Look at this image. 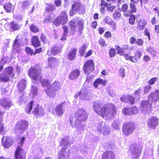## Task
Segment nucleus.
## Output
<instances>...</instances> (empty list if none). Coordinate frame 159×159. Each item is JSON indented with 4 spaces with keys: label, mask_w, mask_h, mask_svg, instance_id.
<instances>
[{
    "label": "nucleus",
    "mask_w": 159,
    "mask_h": 159,
    "mask_svg": "<svg viewBox=\"0 0 159 159\" xmlns=\"http://www.w3.org/2000/svg\"><path fill=\"white\" fill-rule=\"evenodd\" d=\"M158 119L156 117L150 118L148 120L147 124L148 128L151 129H154L157 126Z\"/></svg>",
    "instance_id": "nucleus-19"
},
{
    "label": "nucleus",
    "mask_w": 159,
    "mask_h": 159,
    "mask_svg": "<svg viewBox=\"0 0 159 159\" xmlns=\"http://www.w3.org/2000/svg\"><path fill=\"white\" fill-rule=\"evenodd\" d=\"M79 97L82 100H89L91 98L90 94L86 88H82L79 93L75 95V98Z\"/></svg>",
    "instance_id": "nucleus-12"
},
{
    "label": "nucleus",
    "mask_w": 159,
    "mask_h": 159,
    "mask_svg": "<svg viewBox=\"0 0 159 159\" xmlns=\"http://www.w3.org/2000/svg\"><path fill=\"white\" fill-rule=\"evenodd\" d=\"M80 74V71L78 69H75L71 71L69 75V78L70 80L77 78Z\"/></svg>",
    "instance_id": "nucleus-26"
},
{
    "label": "nucleus",
    "mask_w": 159,
    "mask_h": 159,
    "mask_svg": "<svg viewBox=\"0 0 159 159\" xmlns=\"http://www.w3.org/2000/svg\"><path fill=\"white\" fill-rule=\"evenodd\" d=\"M38 88L36 86L32 85L31 89V93L33 95V96L36 95L38 93Z\"/></svg>",
    "instance_id": "nucleus-45"
},
{
    "label": "nucleus",
    "mask_w": 159,
    "mask_h": 159,
    "mask_svg": "<svg viewBox=\"0 0 159 159\" xmlns=\"http://www.w3.org/2000/svg\"><path fill=\"white\" fill-rule=\"evenodd\" d=\"M136 43L138 45L140 46L143 44V41L141 39H138L136 40Z\"/></svg>",
    "instance_id": "nucleus-63"
},
{
    "label": "nucleus",
    "mask_w": 159,
    "mask_h": 159,
    "mask_svg": "<svg viewBox=\"0 0 159 159\" xmlns=\"http://www.w3.org/2000/svg\"><path fill=\"white\" fill-rule=\"evenodd\" d=\"M59 20H61V24L63 25L67 22V14L66 11H63L61 13V15L59 16Z\"/></svg>",
    "instance_id": "nucleus-30"
},
{
    "label": "nucleus",
    "mask_w": 159,
    "mask_h": 159,
    "mask_svg": "<svg viewBox=\"0 0 159 159\" xmlns=\"http://www.w3.org/2000/svg\"><path fill=\"white\" fill-rule=\"evenodd\" d=\"M34 102L32 101L29 103L27 105L25 108V110L26 113L28 114L30 113L31 111L32 110V108L34 106Z\"/></svg>",
    "instance_id": "nucleus-38"
},
{
    "label": "nucleus",
    "mask_w": 159,
    "mask_h": 159,
    "mask_svg": "<svg viewBox=\"0 0 159 159\" xmlns=\"http://www.w3.org/2000/svg\"><path fill=\"white\" fill-rule=\"evenodd\" d=\"M139 111L137 107L132 106L131 107H125L122 110V112L126 115H132L137 114Z\"/></svg>",
    "instance_id": "nucleus-17"
},
{
    "label": "nucleus",
    "mask_w": 159,
    "mask_h": 159,
    "mask_svg": "<svg viewBox=\"0 0 159 159\" xmlns=\"http://www.w3.org/2000/svg\"><path fill=\"white\" fill-rule=\"evenodd\" d=\"M116 48L117 51V53L120 56H123L125 52L124 50L128 49L129 48L128 45H123L122 48L117 46Z\"/></svg>",
    "instance_id": "nucleus-28"
},
{
    "label": "nucleus",
    "mask_w": 159,
    "mask_h": 159,
    "mask_svg": "<svg viewBox=\"0 0 159 159\" xmlns=\"http://www.w3.org/2000/svg\"><path fill=\"white\" fill-rule=\"evenodd\" d=\"M116 112V107L112 104L109 103L105 104L102 107L98 112V115L102 117H106L110 119L113 117Z\"/></svg>",
    "instance_id": "nucleus-2"
},
{
    "label": "nucleus",
    "mask_w": 159,
    "mask_h": 159,
    "mask_svg": "<svg viewBox=\"0 0 159 159\" xmlns=\"http://www.w3.org/2000/svg\"><path fill=\"white\" fill-rule=\"evenodd\" d=\"M61 48L59 47L53 46L51 51V53L53 55H55L59 52H61Z\"/></svg>",
    "instance_id": "nucleus-42"
},
{
    "label": "nucleus",
    "mask_w": 159,
    "mask_h": 159,
    "mask_svg": "<svg viewBox=\"0 0 159 159\" xmlns=\"http://www.w3.org/2000/svg\"><path fill=\"white\" fill-rule=\"evenodd\" d=\"M107 80H102L101 78H98L95 80L93 83V86L95 88L98 87V85H102L105 86L106 85Z\"/></svg>",
    "instance_id": "nucleus-29"
},
{
    "label": "nucleus",
    "mask_w": 159,
    "mask_h": 159,
    "mask_svg": "<svg viewBox=\"0 0 159 159\" xmlns=\"http://www.w3.org/2000/svg\"><path fill=\"white\" fill-rule=\"evenodd\" d=\"M115 156L114 152L111 151L104 152L102 156V159H115Z\"/></svg>",
    "instance_id": "nucleus-24"
},
{
    "label": "nucleus",
    "mask_w": 159,
    "mask_h": 159,
    "mask_svg": "<svg viewBox=\"0 0 159 159\" xmlns=\"http://www.w3.org/2000/svg\"><path fill=\"white\" fill-rule=\"evenodd\" d=\"M17 37V36L16 38ZM20 47V44L19 43V41L17 40V38L15 40L14 43L13 44V48L15 50L18 51L19 50V48Z\"/></svg>",
    "instance_id": "nucleus-43"
},
{
    "label": "nucleus",
    "mask_w": 159,
    "mask_h": 159,
    "mask_svg": "<svg viewBox=\"0 0 159 159\" xmlns=\"http://www.w3.org/2000/svg\"><path fill=\"white\" fill-rule=\"evenodd\" d=\"M48 65L49 66L54 67L57 65V60L53 57H50L48 59Z\"/></svg>",
    "instance_id": "nucleus-40"
},
{
    "label": "nucleus",
    "mask_w": 159,
    "mask_h": 159,
    "mask_svg": "<svg viewBox=\"0 0 159 159\" xmlns=\"http://www.w3.org/2000/svg\"><path fill=\"white\" fill-rule=\"evenodd\" d=\"M152 103L150 101H143L141 102L140 109L141 112L144 114L149 112L151 109Z\"/></svg>",
    "instance_id": "nucleus-13"
},
{
    "label": "nucleus",
    "mask_w": 159,
    "mask_h": 159,
    "mask_svg": "<svg viewBox=\"0 0 159 159\" xmlns=\"http://www.w3.org/2000/svg\"><path fill=\"white\" fill-rule=\"evenodd\" d=\"M134 129V124L133 122H126L123 125L122 131L124 135L127 136L133 132Z\"/></svg>",
    "instance_id": "nucleus-8"
},
{
    "label": "nucleus",
    "mask_w": 159,
    "mask_h": 159,
    "mask_svg": "<svg viewBox=\"0 0 159 159\" xmlns=\"http://www.w3.org/2000/svg\"><path fill=\"white\" fill-rule=\"evenodd\" d=\"M61 20H59V17L55 20L53 22L54 24L56 26H58L61 24Z\"/></svg>",
    "instance_id": "nucleus-60"
},
{
    "label": "nucleus",
    "mask_w": 159,
    "mask_h": 159,
    "mask_svg": "<svg viewBox=\"0 0 159 159\" xmlns=\"http://www.w3.org/2000/svg\"><path fill=\"white\" fill-rule=\"evenodd\" d=\"M102 106V103L99 100H96L93 103V108L94 111L98 115V112H100V108Z\"/></svg>",
    "instance_id": "nucleus-27"
},
{
    "label": "nucleus",
    "mask_w": 159,
    "mask_h": 159,
    "mask_svg": "<svg viewBox=\"0 0 159 159\" xmlns=\"http://www.w3.org/2000/svg\"><path fill=\"white\" fill-rule=\"evenodd\" d=\"M32 45L35 47L39 46L40 45V42L39 38L36 36H33L32 37Z\"/></svg>",
    "instance_id": "nucleus-39"
},
{
    "label": "nucleus",
    "mask_w": 159,
    "mask_h": 159,
    "mask_svg": "<svg viewBox=\"0 0 159 159\" xmlns=\"http://www.w3.org/2000/svg\"><path fill=\"white\" fill-rule=\"evenodd\" d=\"M128 8V6L126 4H124L122 5L121 10L123 12L126 11Z\"/></svg>",
    "instance_id": "nucleus-61"
},
{
    "label": "nucleus",
    "mask_w": 159,
    "mask_h": 159,
    "mask_svg": "<svg viewBox=\"0 0 159 159\" xmlns=\"http://www.w3.org/2000/svg\"><path fill=\"white\" fill-rule=\"evenodd\" d=\"M28 125V122L25 120H22L19 122L16 125L15 129L16 134H21L25 129H27Z\"/></svg>",
    "instance_id": "nucleus-14"
},
{
    "label": "nucleus",
    "mask_w": 159,
    "mask_h": 159,
    "mask_svg": "<svg viewBox=\"0 0 159 159\" xmlns=\"http://www.w3.org/2000/svg\"><path fill=\"white\" fill-rule=\"evenodd\" d=\"M66 107V103L65 102H61L60 104L57 106L55 109L57 115L59 116L62 115Z\"/></svg>",
    "instance_id": "nucleus-20"
},
{
    "label": "nucleus",
    "mask_w": 159,
    "mask_h": 159,
    "mask_svg": "<svg viewBox=\"0 0 159 159\" xmlns=\"http://www.w3.org/2000/svg\"><path fill=\"white\" fill-rule=\"evenodd\" d=\"M144 34L145 35L147 36L148 38V41L150 40V30L148 28H146L144 31Z\"/></svg>",
    "instance_id": "nucleus-50"
},
{
    "label": "nucleus",
    "mask_w": 159,
    "mask_h": 159,
    "mask_svg": "<svg viewBox=\"0 0 159 159\" xmlns=\"http://www.w3.org/2000/svg\"><path fill=\"white\" fill-rule=\"evenodd\" d=\"M146 24L147 22L145 20L143 19L139 20L137 24L138 28L140 30H143L145 28Z\"/></svg>",
    "instance_id": "nucleus-37"
},
{
    "label": "nucleus",
    "mask_w": 159,
    "mask_h": 159,
    "mask_svg": "<svg viewBox=\"0 0 159 159\" xmlns=\"http://www.w3.org/2000/svg\"><path fill=\"white\" fill-rule=\"evenodd\" d=\"M80 22L75 19H73L71 20L70 26L72 33L74 34L76 31H79L81 32L83 27L82 25L80 24Z\"/></svg>",
    "instance_id": "nucleus-11"
},
{
    "label": "nucleus",
    "mask_w": 159,
    "mask_h": 159,
    "mask_svg": "<svg viewBox=\"0 0 159 159\" xmlns=\"http://www.w3.org/2000/svg\"><path fill=\"white\" fill-rule=\"evenodd\" d=\"M130 11L131 13L135 12L137 10V9L133 3L130 4Z\"/></svg>",
    "instance_id": "nucleus-53"
},
{
    "label": "nucleus",
    "mask_w": 159,
    "mask_h": 159,
    "mask_svg": "<svg viewBox=\"0 0 159 159\" xmlns=\"http://www.w3.org/2000/svg\"><path fill=\"white\" fill-rule=\"evenodd\" d=\"M120 101L124 102H129L131 104H134L135 102L134 98L130 95H123L120 98Z\"/></svg>",
    "instance_id": "nucleus-23"
},
{
    "label": "nucleus",
    "mask_w": 159,
    "mask_h": 159,
    "mask_svg": "<svg viewBox=\"0 0 159 159\" xmlns=\"http://www.w3.org/2000/svg\"><path fill=\"white\" fill-rule=\"evenodd\" d=\"M0 104L5 109L10 107L12 105V102L9 99L4 98L0 100Z\"/></svg>",
    "instance_id": "nucleus-22"
},
{
    "label": "nucleus",
    "mask_w": 159,
    "mask_h": 159,
    "mask_svg": "<svg viewBox=\"0 0 159 159\" xmlns=\"http://www.w3.org/2000/svg\"><path fill=\"white\" fill-rule=\"evenodd\" d=\"M55 10V6H49L48 7H47L46 10L48 11H53Z\"/></svg>",
    "instance_id": "nucleus-64"
},
{
    "label": "nucleus",
    "mask_w": 159,
    "mask_h": 159,
    "mask_svg": "<svg viewBox=\"0 0 159 159\" xmlns=\"http://www.w3.org/2000/svg\"><path fill=\"white\" fill-rule=\"evenodd\" d=\"M86 48V45L84 44L83 45L82 47L80 48L79 50V52L80 55L82 56L83 55L84 52H85V50Z\"/></svg>",
    "instance_id": "nucleus-48"
},
{
    "label": "nucleus",
    "mask_w": 159,
    "mask_h": 159,
    "mask_svg": "<svg viewBox=\"0 0 159 159\" xmlns=\"http://www.w3.org/2000/svg\"><path fill=\"white\" fill-rule=\"evenodd\" d=\"M151 89V86L148 85L144 88V90L145 93H148Z\"/></svg>",
    "instance_id": "nucleus-59"
},
{
    "label": "nucleus",
    "mask_w": 159,
    "mask_h": 159,
    "mask_svg": "<svg viewBox=\"0 0 159 159\" xmlns=\"http://www.w3.org/2000/svg\"><path fill=\"white\" fill-rule=\"evenodd\" d=\"M24 94H22L21 95L20 97L19 98L18 101L19 104H21L23 102H25V99L24 98Z\"/></svg>",
    "instance_id": "nucleus-56"
},
{
    "label": "nucleus",
    "mask_w": 159,
    "mask_h": 159,
    "mask_svg": "<svg viewBox=\"0 0 159 159\" xmlns=\"http://www.w3.org/2000/svg\"><path fill=\"white\" fill-rule=\"evenodd\" d=\"M12 138L9 137H3L2 139V145L5 148H8L13 143Z\"/></svg>",
    "instance_id": "nucleus-21"
},
{
    "label": "nucleus",
    "mask_w": 159,
    "mask_h": 159,
    "mask_svg": "<svg viewBox=\"0 0 159 159\" xmlns=\"http://www.w3.org/2000/svg\"><path fill=\"white\" fill-rule=\"evenodd\" d=\"M26 85V80H22L20 81L17 84L18 90L21 93L25 89Z\"/></svg>",
    "instance_id": "nucleus-33"
},
{
    "label": "nucleus",
    "mask_w": 159,
    "mask_h": 159,
    "mask_svg": "<svg viewBox=\"0 0 159 159\" xmlns=\"http://www.w3.org/2000/svg\"><path fill=\"white\" fill-rule=\"evenodd\" d=\"M34 116L36 117L38 116H42L43 115L44 113V111L42 107L38 105L37 107L34 109L33 112Z\"/></svg>",
    "instance_id": "nucleus-25"
},
{
    "label": "nucleus",
    "mask_w": 159,
    "mask_h": 159,
    "mask_svg": "<svg viewBox=\"0 0 159 159\" xmlns=\"http://www.w3.org/2000/svg\"><path fill=\"white\" fill-rule=\"evenodd\" d=\"M141 151L137 145L134 144L130 145L129 152L134 159H138L141 155Z\"/></svg>",
    "instance_id": "nucleus-10"
},
{
    "label": "nucleus",
    "mask_w": 159,
    "mask_h": 159,
    "mask_svg": "<svg viewBox=\"0 0 159 159\" xmlns=\"http://www.w3.org/2000/svg\"><path fill=\"white\" fill-rule=\"evenodd\" d=\"M75 115L80 121L83 122L86 120L88 117L86 111L83 108L78 109L76 111Z\"/></svg>",
    "instance_id": "nucleus-15"
},
{
    "label": "nucleus",
    "mask_w": 159,
    "mask_h": 159,
    "mask_svg": "<svg viewBox=\"0 0 159 159\" xmlns=\"http://www.w3.org/2000/svg\"><path fill=\"white\" fill-rule=\"evenodd\" d=\"M21 26L20 25L14 21L11 22L10 24V28L13 31L18 30L20 28Z\"/></svg>",
    "instance_id": "nucleus-36"
},
{
    "label": "nucleus",
    "mask_w": 159,
    "mask_h": 159,
    "mask_svg": "<svg viewBox=\"0 0 159 159\" xmlns=\"http://www.w3.org/2000/svg\"><path fill=\"white\" fill-rule=\"evenodd\" d=\"M4 114V112L0 111V134H3L5 131V128L4 127V124L2 122L3 116Z\"/></svg>",
    "instance_id": "nucleus-31"
},
{
    "label": "nucleus",
    "mask_w": 159,
    "mask_h": 159,
    "mask_svg": "<svg viewBox=\"0 0 159 159\" xmlns=\"http://www.w3.org/2000/svg\"><path fill=\"white\" fill-rule=\"evenodd\" d=\"M120 16V12L117 11H115L113 14V16L114 19H118Z\"/></svg>",
    "instance_id": "nucleus-55"
},
{
    "label": "nucleus",
    "mask_w": 159,
    "mask_h": 159,
    "mask_svg": "<svg viewBox=\"0 0 159 159\" xmlns=\"http://www.w3.org/2000/svg\"><path fill=\"white\" fill-rule=\"evenodd\" d=\"M77 51L76 49H71L68 54V58L70 60H73L75 59V53Z\"/></svg>",
    "instance_id": "nucleus-35"
},
{
    "label": "nucleus",
    "mask_w": 159,
    "mask_h": 159,
    "mask_svg": "<svg viewBox=\"0 0 159 159\" xmlns=\"http://www.w3.org/2000/svg\"><path fill=\"white\" fill-rule=\"evenodd\" d=\"M26 52L31 55L34 53V52L29 47H27L25 49Z\"/></svg>",
    "instance_id": "nucleus-57"
},
{
    "label": "nucleus",
    "mask_w": 159,
    "mask_h": 159,
    "mask_svg": "<svg viewBox=\"0 0 159 159\" xmlns=\"http://www.w3.org/2000/svg\"><path fill=\"white\" fill-rule=\"evenodd\" d=\"M46 93L48 96L52 98L55 97L56 95V91L50 87H48L46 90Z\"/></svg>",
    "instance_id": "nucleus-32"
},
{
    "label": "nucleus",
    "mask_w": 159,
    "mask_h": 159,
    "mask_svg": "<svg viewBox=\"0 0 159 159\" xmlns=\"http://www.w3.org/2000/svg\"><path fill=\"white\" fill-rule=\"evenodd\" d=\"M30 29L32 32L34 33L37 32L39 31V28L37 26L33 24L30 26Z\"/></svg>",
    "instance_id": "nucleus-47"
},
{
    "label": "nucleus",
    "mask_w": 159,
    "mask_h": 159,
    "mask_svg": "<svg viewBox=\"0 0 159 159\" xmlns=\"http://www.w3.org/2000/svg\"><path fill=\"white\" fill-rule=\"evenodd\" d=\"M25 140V138L23 137L19 143V146L16 148L15 153V159H25V156L24 150L19 146H22Z\"/></svg>",
    "instance_id": "nucleus-5"
},
{
    "label": "nucleus",
    "mask_w": 159,
    "mask_h": 159,
    "mask_svg": "<svg viewBox=\"0 0 159 159\" xmlns=\"http://www.w3.org/2000/svg\"><path fill=\"white\" fill-rule=\"evenodd\" d=\"M4 8L6 12L10 13L14 11L15 9L14 6L10 3H6L4 6Z\"/></svg>",
    "instance_id": "nucleus-34"
},
{
    "label": "nucleus",
    "mask_w": 159,
    "mask_h": 159,
    "mask_svg": "<svg viewBox=\"0 0 159 159\" xmlns=\"http://www.w3.org/2000/svg\"><path fill=\"white\" fill-rule=\"evenodd\" d=\"M30 5V3L29 2H23L22 3V8L23 10H26L28 8Z\"/></svg>",
    "instance_id": "nucleus-46"
},
{
    "label": "nucleus",
    "mask_w": 159,
    "mask_h": 159,
    "mask_svg": "<svg viewBox=\"0 0 159 159\" xmlns=\"http://www.w3.org/2000/svg\"><path fill=\"white\" fill-rule=\"evenodd\" d=\"M28 74L30 76L32 79V82L36 84L41 82L43 86L50 87L48 80L42 78L40 70L37 68L32 67L29 70Z\"/></svg>",
    "instance_id": "nucleus-1"
},
{
    "label": "nucleus",
    "mask_w": 159,
    "mask_h": 159,
    "mask_svg": "<svg viewBox=\"0 0 159 159\" xmlns=\"http://www.w3.org/2000/svg\"><path fill=\"white\" fill-rule=\"evenodd\" d=\"M157 78L156 77H153L150 79L148 81V84L150 85H152L157 82Z\"/></svg>",
    "instance_id": "nucleus-49"
},
{
    "label": "nucleus",
    "mask_w": 159,
    "mask_h": 159,
    "mask_svg": "<svg viewBox=\"0 0 159 159\" xmlns=\"http://www.w3.org/2000/svg\"><path fill=\"white\" fill-rule=\"evenodd\" d=\"M99 44L101 46H106V44L104 40L102 39H101L98 41Z\"/></svg>",
    "instance_id": "nucleus-58"
},
{
    "label": "nucleus",
    "mask_w": 159,
    "mask_h": 159,
    "mask_svg": "<svg viewBox=\"0 0 159 159\" xmlns=\"http://www.w3.org/2000/svg\"><path fill=\"white\" fill-rule=\"evenodd\" d=\"M50 87L57 91L60 89L61 84L58 81H55L53 83L52 85Z\"/></svg>",
    "instance_id": "nucleus-41"
},
{
    "label": "nucleus",
    "mask_w": 159,
    "mask_h": 159,
    "mask_svg": "<svg viewBox=\"0 0 159 159\" xmlns=\"http://www.w3.org/2000/svg\"><path fill=\"white\" fill-rule=\"evenodd\" d=\"M82 121H80L78 118L71 117L70 118V125L73 128L77 127L79 131L83 130L84 129L85 125L81 123Z\"/></svg>",
    "instance_id": "nucleus-6"
},
{
    "label": "nucleus",
    "mask_w": 159,
    "mask_h": 159,
    "mask_svg": "<svg viewBox=\"0 0 159 159\" xmlns=\"http://www.w3.org/2000/svg\"><path fill=\"white\" fill-rule=\"evenodd\" d=\"M97 130L100 133L102 132L104 135H106L109 134L110 129L108 127L107 125L105 123L102 121L99 122L96 125Z\"/></svg>",
    "instance_id": "nucleus-9"
},
{
    "label": "nucleus",
    "mask_w": 159,
    "mask_h": 159,
    "mask_svg": "<svg viewBox=\"0 0 159 159\" xmlns=\"http://www.w3.org/2000/svg\"><path fill=\"white\" fill-rule=\"evenodd\" d=\"M10 58L8 57H5L3 58L1 61V64L6 63L8 61H9Z\"/></svg>",
    "instance_id": "nucleus-52"
},
{
    "label": "nucleus",
    "mask_w": 159,
    "mask_h": 159,
    "mask_svg": "<svg viewBox=\"0 0 159 159\" xmlns=\"http://www.w3.org/2000/svg\"><path fill=\"white\" fill-rule=\"evenodd\" d=\"M13 69L12 67H8L4 70L0 77V81L2 82L8 81L10 78H13L14 76Z\"/></svg>",
    "instance_id": "nucleus-4"
},
{
    "label": "nucleus",
    "mask_w": 159,
    "mask_h": 159,
    "mask_svg": "<svg viewBox=\"0 0 159 159\" xmlns=\"http://www.w3.org/2000/svg\"><path fill=\"white\" fill-rule=\"evenodd\" d=\"M135 20V16L134 15H131L129 19V23L132 25H133L134 23Z\"/></svg>",
    "instance_id": "nucleus-51"
},
{
    "label": "nucleus",
    "mask_w": 159,
    "mask_h": 159,
    "mask_svg": "<svg viewBox=\"0 0 159 159\" xmlns=\"http://www.w3.org/2000/svg\"><path fill=\"white\" fill-rule=\"evenodd\" d=\"M76 11L80 14H83L85 12L84 6L79 2L75 3L72 5V9L70 11V15L73 16L75 13Z\"/></svg>",
    "instance_id": "nucleus-7"
},
{
    "label": "nucleus",
    "mask_w": 159,
    "mask_h": 159,
    "mask_svg": "<svg viewBox=\"0 0 159 159\" xmlns=\"http://www.w3.org/2000/svg\"><path fill=\"white\" fill-rule=\"evenodd\" d=\"M62 28L64 30V33L63 34V35L62 38H61V39L62 41H64L66 39V37L68 33V29L67 27L65 26H63Z\"/></svg>",
    "instance_id": "nucleus-44"
},
{
    "label": "nucleus",
    "mask_w": 159,
    "mask_h": 159,
    "mask_svg": "<svg viewBox=\"0 0 159 159\" xmlns=\"http://www.w3.org/2000/svg\"><path fill=\"white\" fill-rule=\"evenodd\" d=\"M69 137H64L61 141L60 145L62 147L61 149L59 152V159H68L69 157V153L66 152V148H67L70 145L69 142Z\"/></svg>",
    "instance_id": "nucleus-3"
},
{
    "label": "nucleus",
    "mask_w": 159,
    "mask_h": 159,
    "mask_svg": "<svg viewBox=\"0 0 159 159\" xmlns=\"http://www.w3.org/2000/svg\"><path fill=\"white\" fill-rule=\"evenodd\" d=\"M109 54L110 57H114L116 55L115 50L113 48H111L110 50Z\"/></svg>",
    "instance_id": "nucleus-54"
},
{
    "label": "nucleus",
    "mask_w": 159,
    "mask_h": 159,
    "mask_svg": "<svg viewBox=\"0 0 159 159\" xmlns=\"http://www.w3.org/2000/svg\"><path fill=\"white\" fill-rule=\"evenodd\" d=\"M148 99L152 103L157 101L159 99V90L156 89L152 91L149 95Z\"/></svg>",
    "instance_id": "nucleus-18"
},
{
    "label": "nucleus",
    "mask_w": 159,
    "mask_h": 159,
    "mask_svg": "<svg viewBox=\"0 0 159 159\" xmlns=\"http://www.w3.org/2000/svg\"><path fill=\"white\" fill-rule=\"evenodd\" d=\"M83 69L85 73L87 75L89 74L94 70V64L92 60L87 61L84 64Z\"/></svg>",
    "instance_id": "nucleus-16"
},
{
    "label": "nucleus",
    "mask_w": 159,
    "mask_h": 159,
    "mask_svg": "<svg viewBox=\"0 0 159 159\" xmlns=\"http://www.w3.org/2000/svg\"><path fill=\"white\" fill-rule=\"evenodd\" d=\"M115 8V6L114 5H111L108 4V6H107V9L111 12Z\"/></svg>",
    "instance_id": "nucleus-62"
}]
</instances>
